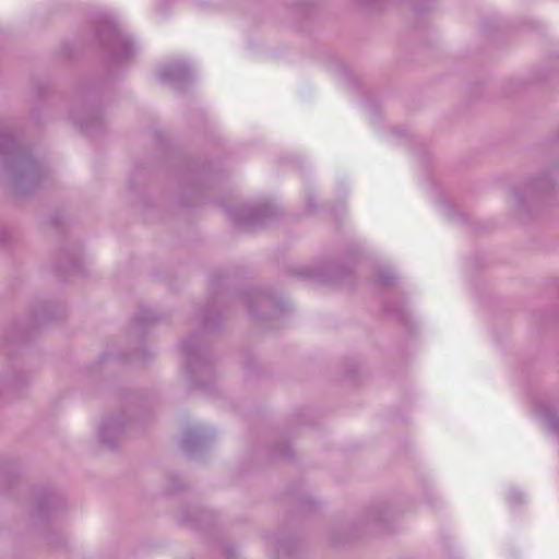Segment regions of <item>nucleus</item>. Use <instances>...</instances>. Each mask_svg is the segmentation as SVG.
I'll return each instance as SVG.
<instances>
[{
    "instance_id": "nucleus-1",
    "label": "nucleus",
    "mask_w": 559,
    "mask_h": 559,
    "mask_svg": "<svg viewBox=\"0 0 559 559\" xmlns=\"http://www.w3.org/2000/svg\"><path fill=\"white\" fill-rule=\"evenodd\" d=\"M108 39L112 49L115 59L118 61L127 60L134 51L135 46L131 38L123 34L114 23L108 26Z\"/></svg>"
},
{
    "instance_id": "nucleus-2",
    "label": "nucleus",
    "mask_w": 559,
    "mask_h": 559,
    "mask_svg": "<svg viewBox=\"0 0 559 559\" xmlns=\"http://www.w3.org/2000/svg\"><path fill=\"white\" fill-rule=\"evenodd\" d=\"M189 73V68L185 61L175 60L163 64L158 70V78L163 82L178 83L183 81Z\"/></svg>"
},
{
    "instance_id": "nucleus-3",
    "label": "nucleus",
    "mask_w": 559,
    "mask_h": 559,
    "mask_svg": "<svg viewBox=\"0 0 559 559\" xmlns=\"http://www.w3.org/2000/svg\"><path fill=\"white\" fill-rule=\"evenodd\" d=\"M119 427L116 425V424H111V423H108V424H104L100 428H99V437L100 439L106 442V443H111V440L108 438V435L110 432H114V433H117L119 432Z\"/></svg>"
},
{
    "instance_id": "nucleus-4",
    "label": "nucleus",
    "mask_w": 559,
    "mask_h": 559,
    "mask_svg": "<svg viewBox=\"0 0 559 559\" xmlns=\"http://www.w3.org/2000/svg\"><path fill=\"white\" fill-rule=\"evenodd\" d=\"M248 219H253L258 215V211L254 209H246Z\"/></svg>"
},
{
    "instance_id": "nucleus-5",
    "label": "nucleus",
    "mask_w": 559,
    "mask_h": 559,
    "mask_svg": "<svg viewBox=\"0 0 559 559\" xmlns=\"http://www.w3.org/2000/svg\"><path fill=\"white\" fill-rule=\"evenodd\" d=\"M545 420L548 423V425H549V426H550V425H551V423H552V418H550V417H546V418H545Z\"/></svg>"
},
{
    "instance_id": "nucleus-6",
    "label": "nucleus",
    "mask_w": 559,
    "mask_h": 559,
    "mask_svg": "<svg viewBox=\"0 0 559 559\" xmlns=\"http://www.w3.org/2000/svg\"><path fill=\"white\" fill-rule=\"evenodd\" d=\"M380 282H381L382 284H386L389 281H388L386 278H381V280H380Z\"/></svg>"
}]
</instances>
